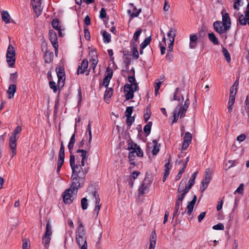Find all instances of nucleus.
<instances>
[{
  "label": "nucleus",
  "instance_id": "28",
  "mask_svg": "<svg viewBox=\"0 0 249 249\" xmlns=\"http://www.w3.org/2000/svg\"><path fill=\"white\" fill-rule=\"evenodd\" d=\"M2 20L7 24L10 22L11 17L7 11H2L1 13Z\"/></svg>",
  "mask_w": 249,
  "mask_h": 249
},
{
  "label": "nucleus",
  "instance_id": "48",
  "mask_svg": "<svg viewBox=\"0 0 249 249\" xmlns=\"http://www.w3.org/2000/svg\"><path fill=\"white\" fill-rule=\"evenodd\" d=\"M163 80L162 79L160 80V79H157L156 80L155 82V85H154V88L155 89H156L157 90H159V89L160 88L161 85L162 83L163 82Z\"/></svg>",
  "mask_w": 249,
  "mask_h": 249
},
{
  "label": "nucleus",
  "instance_id": "8",
  "mask_svg": "<svg viewBox=\"0 0 249 249\" xmlns=\"http://www.w3.org/2000/svg\"><path fill=\"white\" fill-rule=\"evenodd\" d=\"M90 146H88L87 149H78L76 151V162L82 163H88V159L89 157L88 150Z\"/></svg>",
  "mask_w": 249,
  "mask_h": 249
},
{
  "label": "nucleus",
  "instance_id": "20",
  "mask_svg": "<svg viewBox=\"0 0 249 249\" xmlns=\"http://www.w3.org/2000/svg\"><path fill=\"white\" fill-rule=\"evenodd\" d=\"M239 22L242 26L247 24L249 25V11H246L245 16L242 14L239 16Z\"/></svg>",
  "mask_w": 249,
  "mask_h": 249
},
{
  "label": "nucleus",
  "instance_id": "55",
  "mask_svg": "<svg viewBox=\"0 0 249 249\" xmlns=\"http://www.w3.org/2000/svg\"><path fill=\"white\" fill-rule=\"evenodd\" d=\"M171 161V157H169V158L168 159V161L167 163H165L164 167H165V171H169L171 168V164H170V162Z\"/></svg>",
  "mask_w": 249,
  "mask_h": 249
},
{
  "label": "nucleus",
  "instance_id": "63",
  "mask_svg": "<svg viewBox=\"0 0 249 249\" xmlns=\"http://www.w3.org/2000/svg\"><path fill=\"white\" fill-rule=\"evenodd\" d=\"M28 244V242L27 240H23L22 244V249H30V246Z\"/></svg>",
  "mask_w": 249,
  "mask_h": 249
},
{
  "label": "nucleus",
  "instance_id": "23",
  "mask_svg": "<svg viewBox=\"0 0 249 249\" xmlns=\"http://www.w3.org/2000/svg\"><path fill=\"white\" fill-rule=\"evenodd\" d=\"M44 61L46 63H50L53 59V53L52 51L46 50L43 55Z\"/></svg>",
  "mask_w": 249,
  "mask_h": 249
},
{
  "label": "nucleus",
  "instance_id": "24",
  "mask_svg": "<svg viewBox=\"0 0 249 249\" xmlns=\"http://www.w3.org/2000/svg\"><path fill=\"white\" fill-rule=\"evenodd\" d=\"M17 86L16 84H11L7 91V93L8 95V98H13L14 96V94L16 91Z\"/></svg>",
  "mask_w": 249,
  "mask_h": 249
},
{
  "label": "nucleus",
  "instance_id": "21",
  "mask_svg": "<svg viewBox=\"0 0 249 249\" xmlns=\"http://www.w3.org/2000/svg\"><path fill=\"white\" fill-rule=\"evenodd\" d=\"M149 182L148 180H147L146 178H144L143 182L141 184V185L139 187L138 191L139 194L141 195H142L145 193L146 190L149 187Z\"/></svg>",
  "mask_w": 249,
  "mask_h": 249
},
{
  "label": "nucleus",
  "instance_id": "25",
  "mask_svg": "<svg viewBox=\"0 0 249 249\" xmlns=\"http://www.w3.org/2000/svg\"><path fill=\"white\" fill-rule=\"evenodd\" d=\"M153 143L154 145L152 153L153 155L155 156L157 155L160 151V144L158 143V141L157 140H154Z\"/></svg>",
  "mask_w": 249,
  "mask_h": 249
},
{
  "label": "nucleus",
  "instance_id": "44",
  "mask_svg": "<svg viewBox=\"0 0 249 249\" xmlns=\"http://www.w3.org/2000/svg\"><path fill=\"white\" fill-rule=\"evenodd\" d=\"M112 89L111 88H107L104 93L105 99L110 98L112 94Z\"/></svg>",
  "mask_w": 249,
  "mask_h": 249
},
{
  "label": "nucleus",
  "instance_id": "1",
  "mask_svg": "<svg viewBox=\"0 0 249 249\" xmlns=\"http://www.w3.org/2000/svg\"><path fill=\"white\" fill-rule=\"evenodd\" d=\"M70 164L72 170L71 182L73 185L76 184L78 187H82L85 182L86 175L89 170L88 163L75 162L74 155L71 154L70 156Z\"/></svg>",
  "mask_w": 249,
  "mask_h": 249
},
{
  "label": "nucleus",
  "instance_id": "58",
  "mask_svg": "<svg viewBox=\"0 0 249 249\" xmlns=\"http://www.w3.org/2000/svg\"><path fill=\"white\" fill-rule=\"evenodd\" d=\"M107 15L106 10L105 8H102L100 12V17L101 18H104Z\"/></svg>",
  "mask_w": 249,
  "mask_h": 249
},
{
  "label": "nucleus",
  "instance_id": "33",
  "mask_svg": "<svg viewBox=\"0 0 249 249\" xmlns=\"http://www.w3.org/2000/svg\"><path fill=\"white\" fill-rule=\"evenodd\" d=\"M152 125V123L151 122H149L144 126L143 131L146 136L149 135L150 133Z\"/></svg>",
  "mask_w": 249,
  "mask_h": 249
},
{
  "label": "nucleus",
  "instance_id": "7",
  "mask_svg": "<svg viewBox=\"0 0 249 249\" xmlns=\"http://www.w3.org/2000/svg\"><path fill=\"white\" fill-rule=\"evenodd\" d=\"M189 105L190 101L189 99L187 98L185 100L183 105L179 104L176 107L173 112V124L176 123L178 121L179 116H180L181 118L185 116L186 112L188 108Z\"/></svg>",
  "mask_w": 249,
  "mask_h": 249
},
{
  "label": "nucleus",
  "instance_id": "16",
  "mask_svg": "<svg viewBox=\"0 0 249 249\" xmlns=\"http://www.w3.org/2000/svg\"><path fill=\"white\" fill-rule=\"evenodd\" d=\"M128 150H132V151H135L136 155L138 157H142L143 155L142 150L141 149L140 147L138 146L136 143L131 142L128 143Z\"/></svg>",
  "mask_w": 249,
  "mask_h": 249
},
{
  "label": "nucleus",
  "instance_id": "15",
  "mask_svg": "<svg viewBox=\"0 0 249 249\" xmlns=\"http://www.w3.org/2000/svg\"><path fill=\"white\" fill-rule=\"evenodd\" d=\"M130 9L127 10V13L130 16L129 22L134 18L137 17L141 12V9H137L133 3H130Z\"/></svg>",
  "mask_w": 249,
  "mask_h": 249
},
{
  "label": "nucleus",
  "instance_id": "10",
  "mask_svg": "<svg viewBox=\"0 0 249 249\" xmlns=\"http://www.w3.org/2000/svg\"><path fill=\"white\" fill-rule=\"evenodd\" d=\"M16 52L14 47L10 43L6 52V61L8 66L13 68L15 66Z\"/></svg>",
  "mask_w": 249,
  "mask_h": 249
},
{
  "label": "nucleus",
  "instance_id": "14",
  "mask_svg": "<svg viewBox=\"0 0 249 249\" xmlns=\"http://www.w3.org/2000/svg\"><path fill=\"white\" fill-rule=\"evenodd\" d=\"M49 39L55 49V53H56L58 49V43L56 34L53 30H51L49 31Z\"/></svg>",
  "mask_w": 249,
  "mask_h": 249
},
{
  "label": "nucleus",
  "instance_id": "30",
  "mask_svg": "<svg viewBox=\"0 0 249 249\" xmlns=\"http://www.w3.org/2000/svg\"><path fill=\"white\" fill-rule=\"evenodd\" d=\"M135 151H131L129 152L128 154V160L131 165H132L133 166L135 165Z\"/></svg>",
  "mask_w": 249,
  "mask_h": 249
},
{
  "label": "nucleus",
  "instance_id": "38",
  "mask_svg": "<svg viewBox=\"0 0 249 249\" xmlns=\"http://www.w3.org/2000/svg\"><path fill=\"white\" fill-rule=\"evenodd\" d=\"M18 73L17 72L10 74V82L13 84H16L17 82Z\"/></svg>",
  "mask_w": 249,
  "mask_h": 249
},
{
  "label": "nucleus",
  "instance_id": "46",
  "mask_svg": "<svg viewBox=\"0 0 249 249\" xmlns=\"http://www.w3.org/2000/svg\"><path fill=\"white\" fill-rule=\"evenodd\" d=\"M52 25L53 27L57 30H59L61 28L60 26H59V22L57 19H53L52 22Z\"/></svg>",
  "mask_w": 249,
  "mask_h": 249
},
{
  "label": "nucleus",
  "instance_id": "34",
  "mask_svg": "<svg viewBox=\"0 0 249 249\" xmlns=\"http://www.w3.org/2000/svg\"><path fill=\"white\" fill-rule=\"evenodd\" d=\"M208 37L209 40L212 42L214 44L217 45L219 43L217 38L216 37L215 35L213 33L208 34Z\"/></svg>",
  "mask_w": 249,
  "mask_h": 249
},
{
  "label": "nucleus",
  "instance_id": "40",
  "mask_svg": "<svg viewBox=\"0 0 249 249\" xmlns=\"http://www.w3.org/2000/svg\"><path fill=\"white\" fill-rule=\"evenodd\" d=\"M81 205L83 210H86L88 208L89 204L88 199L86 197H83L81 199Z\"/></svg>",
  "mask_w": 249,
  "mask_h": 249
},
{
  "label": "nucleus",
  "instance_id": "26",
  "mask_svg": "<svg viewBox=\"0 0 249 249\" xmlns=\"http://www.w3.org/2000/svg\"><path fill=\"white\" fill-rule=\"evenodd\" d=\"M75 142V133H74L71 137L70 142L68 145V147L69 150V152L71 154H72V151L74 147V143Z\"/></svg>",
  "mask_w": 249,
  "mask_h": 249
},
{
  "label": "nucleus",
  "instance_id": "47",
  "mask_svg": "<svg viewBox=\"0 0 249 249\" xmlns=\"http://www.w3.org/2000/svg\"><path fill=\"white\" fill-rule=\"evenodd\" d=\"M21 127L20 126H18L13 131L11 136L15 137H18V138L19 137L18 136V134H19L21 132Z\"/></svg>",
  "mask_w": 249,
  "mask_h": 249
},
{
  "label": "nucleus",
  "instance_id": "42",
  "mask_svg": "<svg viewBox=\"0 0 249 249\" xmlns=\"http://www.w3.org/2000/svg\"><path fill=\"white\" fill-rule=\"evenodd\" d=\"M243 4L242 0H236L233 4V8L235 10L238 11L240 7L242 6Z\"/></svg>",
  "mask_w": 249,
  "mask_h": 249
},
{
  "label": "nucleus",
  "instance_id": "9",
  "mask_svg": "<svg viewBox=\"0 0 249 249\" xmlns=\"http://www.w3.org/2000/svg\"><path fill=\"white\" fill-rule=\"evenodd\" d=\"M90 194L92 197V199H94L95 207L92 212V216L97 217L99 215V212L101 209L102 204L100 203V198L99 195L96 190L92 191Z\"/></svg>",
  "mask_w": 249,
  "mask_h": 249
},
{
  "label": "nucleus",
  "instance_id": "5",
  "mask_svg": "<svg viewBox=\"0 0 249 249\" xmlns=\"http://www.w3.org/2000/svg\"><path fill=\"white\" fill-rule=\"evenodd\" d=\"M78 227L76 231V242L80 247V249H88V244L84 226L82 222L78 220Z\"/></svg>",
  "mask_w": 249,
  "mask_h": 249
},
{
  "label": "nucleus",
  "instance_id": "18",
  "mask_svg": "<svg viewBox=\"0 0 249 249\" xmlns=\"http://www.w3.org/2000/svg\"><path fill=\"white\" fill-rule=\"evenodd\" d=\"M56 72L58 77V82L64 83L65 80V73L64 69L61 67L56 68Z\"/></svg>",
  "mask_w": 249,
  "mask_h": 249
},
{
  "label": "nucleus",
  "instance_id": "49",
  "mask_svg": "<svg viewBox=\"0 0 249 249\" xmlns=\"http://www.w3.org/2000/svg\"><path fill=\"white\" fill-rule=\"evenodd\" d=\"M185 169V165L182 166V168L179 171L178 175L175 177V180L176 181L179 180L181 177L182 174L184 172Z\"/></svg>",
  "mask_w": 249,
  "mask_h": 249
},
{
  "label": "nucleus",
  "instance_id": "2",
  "mask_svg": "<svg viewBox=\"0 0 249 249\" xmlns=\"http://www.w3.org/2000/svg\"><path fill=\"white\" fill-rule=\"evenodd\" d=\"M222 21H216L213 23L215 31L220 35L225 34L229 31L231 25V19L229 14L225 9L221 11Z\"/></svg>",
  "mask_w": 249,
  "mask_h": 249
},
{
  "label": "nucleus",
  "instance_id": "17",
  "mask_svg": "<svg viewBox=\"0 0 249 249\" xmlns=\"http://www.w3.org/2000/svg\"><path fill=\"white\" fill-rule=\"evenodd\" d=\"M18 137L11 136L9 139V146L12 151L11 158H13L17 154V141Z\"/></svg>",
  "mask_w": 249,
  "mask_h": 249
},
{
  "label": "nucleus",
  "instance_id": "22",
  "mask_svg": "<svg viewBox=\"0 0 249 249\" xmlns=\"http://www.w3.org/2000/svg\"><path fill=\"white\" fill-rule=\"evenodd\" d=\"M179 88H177L174 92L173 99L171 101H178L179 103H182L184 101V97L181 93L179 92Z\"/></svg>",
  "mask_w": 249,
  "mask_h": 249
},
{
  "label": "nucleus",
  "instance_id": "27",
  "mask_svg": "<svg viewBox=\"0 0 249 249\" xmlns=\"http://www.w3.org/2000/svg\"><path fill=\"white\" fill-rule=\"evenodd\" d=\"M101 33L103 36L104 42L106 43H109L111 38L110 34L105 30L101 31Z\"/></svg>",
  "mask_w": 249,
  "mask_h": 249
},
{
  "label": "nucleus",
  "instance_id": "6",
  "mask_svg": "<svg viewBox=\"0 0 249 249\" xmlns=\"http://www.w3.org/2000/svg\"><path fill=\"white\" fill-rule=\"evenodd\" d=\"M81 187H78L76 184L73 185L71 182L70 188L66 189L62 194L63 202L65 204H71L74 199V196L77 195L78 189Z\"/></svg>",
  "mask_w": 249,
  "mask_h": 249
},
{
  "label": "nucleus",
  "instance_id": "11",
  "mask_svg": "<svg viewBox=\"0 0 249 249\" xmlns=\"http://www.w3.org/2000/svg\"><path fill=\"white\" fill-rule=\"evenodd\" d=\"M52 234V226L50 224V221H47L46 227V231L42 236V244L45 247L49 245Z\"/></svg>",
  "mask_w": 249,
  "mask_h": 249
},
{
  "label": "nucleus",
  "instance_id": "50",
  "mask_svg": "<svg viewBox=\"0 0 249 249\" xmlns=\"http://www.w3.org/2000/svg\"><path fill=\"white\" fill-rule=\"evenodd\" d=\"M134 121H135V118L134 117H132V116L126 117V123L127 125L129 127L131 126V125H132L133 123L134 122Z\"/></svg>",
  "mask_w": 249,
  "mask_h": 249
},
{
  "label": "nucleus",
  "instance_id": "4",
  "mask_svg": "<svg viewBox=\"0 0 249 249\" xmlns=\"http://www.w3.org/2000/svg\"><path fill=\"white\" fill-rule=\"evenodd\" d=\"M128 80L130 84H126L124 86L126 100L132 99L134 97V92L139 90L138 83L136 82L135 78L134 71H133V75L128 77Z\"/></svg>",
  "mask_w": 249,
  "mask_h": 249
},
{
  "label": "nucleus",
  "instance_id": "62",
  "mask_svg": "<svg viewBox=\"0 0 249 249\" xmlns=\"http://www.w3.org/2000/svg\"><path fill=\"white\" fill-rule=\"evenodd\" d=\"M244 191V184H241L236 190L235 193H238L239 194H242Z\"/></svg>",
  "mask_w": 249,
  "mask_h": 249
},
{
  "label": "nucleus",
  "instance_id": "41",
  "mask_svg": "<svg viewBox=\"0 0 249 249\" xmlns=\"http://www.w3.org/2000/svg\"><path fill=\"white\" fill-rule=\"evenodd\" d=\"M192 134L190 132H187L186 133H185V135L184 136L183 141L191 143L192 142Z\"/></svg>",
  "mask_w": 249,
  "mask_h": 249
},
{
  "label": "nucleus",
  "instance_id": "35",
  "mask_svg": "<svg viewBox=\"0 0 249 249\" xmlns=\"http://www.w3.org/2000/svg\"><path fill=\"white\" fill-rule=\"evenodd\" d=\"M222 52L223 55H224L226 61L229 63L230 62L231 60V55H230L229 51H228V50L226 48L223 47L222 50Z\"/></svg>",
  "mask_w": 249,
  "mask_h": 249
},
{
  "label": "nucleus",
  "instance_id": "29",
  "mask_svg": "<svg viewBox=\"0 0 249 249\" xmlns=\"http://www.w3.org/2000/svg\"><path fill=\"white\" fill-rule=\"evenodd\" d=\"M176 35V30L174 28H170L169 32L167 34V36L169 38L170 42H174L175 37Z\"/></svg>",
  "mask_w": 249,
  "mask_h": 249
},
{
  "label": "nucleus",
  "instance_id": "60",
  "mask_svg": "<svg viewBox=\"0 0 249 249\" xmlns=\"http://www.w3.org/2000/svg\"><path fill=\"white\" fill-rule=\"evenodd\" d=\"M223 198H224V197H223V198L222 199H221L220 201H219L218 202V203H217V205L216 206V209L218 211H220L222 208V205L224 203Z\"/></svg>",
  "mask_w": 249,
  "mask_h": 249
},
{
  "label": "nucleus",
  "instance_id": "19",
  "mask_svg": "<svg viewBox=\"0 0 249 249\" xmlns=\"http://www.w3.org/2000/svg\"><path fill=\"white\" fill-rule=\"evenodd\" d=\"M189 48L191 49H194L196 48L198 45V37L195 34H192L189 37Z\"/></svg>",
  "mask_w": 249,
  "mask_h": 249
},
{
  "label": "nucleus",
  "instance_id": "45",
  "mask_svg": "<svg viewBox=\"0 0 249 249\" xmlns=\"http://www.w3.org/2000/svg\"><path fill=\"white\" fill-rule=\"evenodd\" d=\"M132 55L134 58L137 59L139 58V53L137 49V44H133V49H132Z\"/></svg>",
  "mask_w": 249,
  "mask_h": 249
},
{
  "label": "nucleus",
  "instance_id": "53",
  "mask_svg": "<svg viewBox=\"0 0 249 249\" xmlns=\"http://www.w3.org/2000/svg\"><path fill=\"white\" fill-rule=\"evenodd\" d=\"M113 75V71L109 68H107L106 70V73L105 77L111 79Z\"/></svg>",
  "mask_w": 249,
  "mask_h": 249
},
{
  "label": "nucleus",
  "instance_id": "57",
  "mask_svg": "<svg viewBox=\"0 0 249 249\" xmlns=\"http://www.w3.org/2000/svg\"><path fill=\"white\" fill-rule=\"evenodd\" d=\"M50 87L53 90V91L55 93L56 92L57 89L55 83L53 81H51L49 83Z\"/></svg>",
  "mask_w": 249,
  "mask_h": 249
},
{
  "label": "nucleus",
  "instance_id": "13",
  "mask_svg": "<svg viewBox=\"0 0 249 249\" xmlns=\"http://www.w3.org/2000/svg\"><path fill=\"white\" fill-rule=\"evenodd\" d=\"M88 61L87 59H84L81 64L78 66L77 73V74H83L86 72V75H88L89 74V70H88Z\"/></svg>",
  "mask_w": 249,
  "mask_h": 249
},
{
  "label": "nucleus",
  "instance_id": "37",
  "mask_svg": "<svg viewBox=\"0 0 249 249\" xmlns=\"http://www.w3.org/2000/svg\"><path fill=\"white\" fill-rule=\"evenodd\" d=\"M151 40V36L146 38L143 41L140 45L141 49H144L149 44Z\"/></svg>",
  "mask_w": 249,
  "mask_h": 249
},
{
  "label": "nucleus",
  "instance_id": "32",
  "mask_svg": "<svg viewBox=\"0 0 249 249\" xmlns=\"http://www.w3.org/2000/svg\"><path fill=\"white\" fill-rule=\"evenodd\" d=\"M198 173L197 171L195 172L191 176V178L189 180V185H187V187L189 188V189H191L192 187L195 184V179L196 177V175Z\"/></svg>",
  "mask_w": 249,
  "mask_h": 249
},
{
  "label": "nucleus",
  "instance_id": "59",
  "mask_svg": "<svg viewBox=\"0 0 249 249\" xmlns=\"http://www.w3.org/2000/svg\"><path fill=\"white\" fill-rule=\"evenodd\" d=\"M194 206L192 205H191L190 204H188L187 206V214L189 215V216H190L191 213L192 212L193 210Z\"/></svg>",
  "mask_w": 249,
  "mask_h": 249
},
{
  "label": "nucleus",
  "instance_id": "52",
  "mask_svg": "<svg viewBox=\"0 0 249 249\" xmlns=\"http://www.w3.org/2000/svg\"><path fill=\"white\" fill-rule=\"evenodd\" d=\"M133 111V107L130 106L126 108L125 110V116L126 117L131 116L132 113Z\"/></svg>",
  "mask_w": 249,
  "mask_h": 249
},
{
  "label": "nucleus",
  "instance_id": "3",
  "mask_svg": "<svg viewBox=\"0 0 249 249\" xmlns=\"http://www.w3.org/2000/svg\"><path fill=\"white\" fill-rule=\"evenodd\" d=\"M190 189H189V188L187 187L186 181L182 180L178 189V193L179 194L178 196V198L176 202L175 211L174 212L173 218L178 216L177 213L179 210L180 207L182 206V202Z\"/></svg>",
  "mask_w": 249,
  "mask_h": 249
},
{
  "label": "nucleus",
  "instance_id": "54",
  "mask_svg": "<svg viewBox=\"0 0 249 249\" xmlns=\"http://www.w3.org/2000/svg\"><path fill=\"white\" fill-rule=\"evenodd\" d=\"M213 229L215 230H223L224 226L222 223H218L213 227Z\"/></svg>",
  "mask_w": 249,
  "mask_h": 249
},
{
  "label": "nucleus",
  "instance_id": "12",
  "mask_svg": "<svg viewBox=\"0 0 249 249\" xmlns=\"http://www.w3.org/2000/svg\"><path fill=\"white\" fill-rule=\"evenodd\" d=\"M65 159V147L62 141L61 142L60 147L59 151L58 158L57 163L56 173L59 174L60 169L64 164Z\"/></svg>",
  "mask_w": 249,
  "mask_h": 249
},
{
  "label": "nucleus",
  "instance_id": "39",
  "mask_svg": "<svg viewBox=\"0 0 249 249\" xmlns=\"http://www.w3.org/2000/svg\"><path fill=\"white\" fill-rule=\"evenodd\" d=\"M142 33V29L141 28H138L136 30V31L134 33L133 38L134 40H135L136 42H138L139 41V38Z\"/></svg>",
  "mask_w": 249,
  "mask_h": 249
},
{
  "label": "nucleus",
  "instance_id": "31",
  "mask_svg": "<svg viewBox=\"0 0 249 249\" xmlns=\"http://www.w3.org/2000/svg\"><path fill=\"white\" fill-rule=\"evenodd\" d=\"M157 241V235L155 231H152L150 237V244L149 246H156Z\"/></svg>",
  "mask_w": 249,
  "mask_h": 249
},
{
  "label": "nucleus",
  "instance_id": "64",
  "mask_svg": "<svg viewBox=\"0 0 249 249\" xmlns=\"http://www.w3.org/2000/svg\"><path fill=\"white\" fill-rule=\"evenodd\" d=\"M173 56L172 52H168V53L166 55V59L167 60H168L169 61L171 62L173 60Z\"/></svg>",
  "mask_w": 249,
  "mask_h": 249
},
{
  "label": "nucleus",
  "instance_id": "43",
  "mask_svg": "<svg viewBox=\"0 0 249 249\" xmlns=\"http://www.w3.org/2000/svg\"><path fill=\"white\" fill-rule=\"evenodd\" d=\"M92 122L89 121V124L88 125L87 127V132H88L89 135V142L90 143L91 140H92V133H91V124Z\"/></svg>",
  "mask_w": 249,
  "mask_h": 249
},
{
  "label": "nucleus",
  "instance_id": "51",
  "mask_svg": "<svg viewBox=\"0 0 249 249\" xmlns=\"http://www.w3.org/2000/svg\"><path fill=\"white\" fill-rule=\"evenodd\" d=\"M85 37L87 40H89L90 39V35L89 29L87 27H84V29Z\"/></svg>",
  "mask_w": 249,
  "mask_h": 249
},
{
  "label": "nucleus",
  "instance_id": "61",
  "mask_svg": "<svg viewBox=\"0 0 249 249\" xmlns=\"http://www.w3.org/2000/svg\"><path fill=\"white\" fill-rule=\"evenodd\" d=\"M110 79H111L108 77H105L103 79V85L105 87H107L108 86Z\"/></svg>",
  "mask_w": 249,
  "mask_h": 249
},
{
  "label": "nucleus",
  "instance_id": "36",
  "mask_svg": "<svg viewBox=\"0 0 249 249\" xmlns=\"http://www.w3.org/2000/svg\"><path fill=\"white\" fill-rule=\"evenodd\" d=\"M90 66L89 68V71L92 69L93 70V71L94 72V71L95 69V68L98 64V60L96 58H92L90 60Z\"/></svg>",
  "mask_w": 249,
  "mask_h": 249
},
{
  "label": "nucleus",
  "instance_id": "56",
  "mask_svg": "<svg viewBox=\"0 0 249 249\" xmlns=\"http://www.w3.org/2000/svg\"><path fill=\"white\" fill-rule=\"evenodd\" d=\"M208 184L209 183L204 182V180L201 181L200 189L202 192H203L208 187Z\"/></svg>",
  "mask_w": 249,
  "mask_h": 249
}]
</instances>
